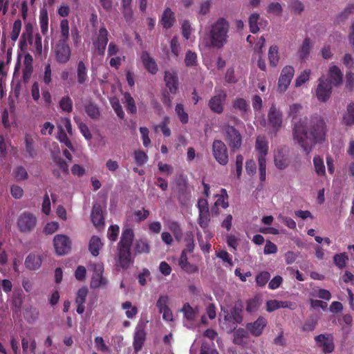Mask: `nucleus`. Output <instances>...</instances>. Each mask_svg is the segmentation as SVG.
<instances>
[{
	"mask_svg": "<svg viewBox=\"0 0 354 354\" xmlns=\"http://www.w3.org/2000/svg\"><path fill=\"white\" fill-rule=\"evenodd\" d=\"M292 137L305 152L309 153L313 145L325 140L326 123L319 117L300 118L293 123Z\"/></svg>",
	"mask_w": 354,
	"mask_h": 354,
	"instance_id": "nucleus-1",
	"label": "nucleus"
},
{
	"mask_svg": "<svg viewBox=\"0 0 354 354\" xmlns=\"http://www.w3.org/2000/svg\"><path fill=\"white\" fill-rule=\"evenodd\" d=\"M134 239L132 229L127 228L122 232L120 240L118 243V261L122 269H127L133 262L131 259V248Z\"/></svg>",
	"mask_w": 354,
	"mask_h": 354,
	"instance_id": "nucleus-2",
	"label": "nucleus"
},
{
	"mask_svg": "<svg viewBox=\"0 0 354 354\" xmlns=\"http://www.w3.org/2000/svg\"><path fill=\"white\" fill-rule=\"evenodd\" d=\"M229 22L223 17L218 18L211 26L209 40L212 47L221 48L227 42Z\"/></svg>",
	"mask_w": 354,
	"mask_h": 354,
	"instance_id": "nucleus-3",
	"label": "nucleus"
},
{
	"mask_svg": "<svg viewBox=\"0 0 354 354\" xmlns=\"http://www.w3.org/2000/svg\"><path fill=\"white\" fill-rule=\"evenodd\" d=\"M37 223V218L33 213L24 212L18 216L17 225L19 232L30 233L35 228Z\"/></svg>",
	"mask_w": 354,
	"mask_h": 354,
	"instance_id": "nucleus-4",
	"label": "nucleus"
},
{
	"mask_svg": "<svg viewBox=\"0 0 354 354\" xmlns=\"http://www.w3.org/2000/svg\"><path fill=\"white\" fill-rule=\"evenodd\" d=\"M109 41V32L105 26L101 27L95 38L93 39V53L104 56Z\"/></svg>",
	"mask_w": 354,
	"mask_h": 354,
	"instance_id": "nucleus-5",
	"label": "nucleus"
},
{
	"mask_svg": "<svg viewBox=\"0 0 354 354\" xmlns=\"http://www.w3.org/2000/svg\"><path fill=\"white\" fill-rule=\"evenodd\" d=\"M225 132V140L230 149L235 151L241 148L242 145V136L239 131L233 126L226 124L224 126Z\"/></svg>",
	"mask_w": 354,
	"mask_h": 354,
	"instance_id": "nucleus-6",
	"label": "nucleus"
},
{
	"mask_svg": "<svg viewBox=\"0 0 354 354\" xmlns=\"http://www.w3.org/2000/svg\"><path fill=\"white\" fill-rule=\"evenodd\" d=\"M56 61L59 64L67 63L71 57V50L68 41L57 40L53 47Z\"/></svg>",
	"mask_w": 354,
	"mask_h": 354,
	"instance_id": "nucleus-7",
	"label": "nucleus"
},
{
	"mask_svg": "<svg viewBox=\"0 0 354 354\" xmlns=\"http://www.w3.org/2000/svg\"><path fill=\"white\" fill-rule=\"evenodd\" d=\"M212 154L215 160L221 165H226L229 161L228 151L225 144L220 140L212 143Z\"/></svg>",
	"mask_w": 354,
	"mask_h": 354,
	"instance_id": "nucleus-8",
	"label": "nucleus"
},
{
	"mask_svg": "<svg viewBox=\"0 0 354 354\" xmlns=\"http://www.w3.org/2000/svg\"><path fill=\"white\" fill-rule=\"evenodd\" d=\"M53 245L57 255L62 256L68 253L71 249V241L64 234H57L53 239Z\"/></svg>",
	"mask_w": 354,
	"mask_h": 354,
	"instance_id": "nucleus-9",
	"label": "nucleus"
},
{
	"mask_svg": "<svg viewBox=\"0 0 354 354\" xmlns=\"http://www.w3.org/2000/svg\"><path fill=\"white\" fill-rule=\"evenodd\" d=\"M295 74V69L292 66H286L281 70L279 81L277 90L280 93L285 92L288 88Z\"/></svg>",
	"mask_w": 354,
	"mask_h": 354,
	"instance_id": "nucleus-10",
	"label": "nucleus"
},
{
	"mask_svg": "<svg viewBox=\"0 0 354 354\" xmlns=\"http://www.w3.org/2000/svg\"><path fill=\"white\" fill-rule=\"evenodd\" d=\"M333 86L327 79L321 77L318 80V85L316 89V96L317 99L323 102H326L332 93Z\"/></svg>",
	"mask_w": 354,
	"mask_h": 354,
	"instance_id": "nucleus-11",
	"label": "nucleus"
},
{
	"mask_svg": "<svg viewBox=\"0 0 354 354\" xmlns=\"http://www.w3.org/2000/svg\"><path fill=\"white\" fill-rule=\"evenodd\" d=\"M315 340L324 353H330L335 349L334 338L332 334L324 333L315 337Z\"/></svg>",
	"mask_w": 354,
	"mask_h": 354,
	"instance_id": "nucleus-12",
	"label": "nucleus"
},
{
	"mask_svg": "<svg viewBox=\"0 0 354 354\" xmlns=\"http://www.w3.org/2000/svg\"><path fill=\"white\" fill-rule=\"evenodd\" d=\"M243 308V306L242 302H236L230 311H224V319L228 322L241 324L243 319L242 315Z\"/></svg>",
	"mask_w": 354,
	"mask_h": 354,
	"instance_id": "nucleus-13",
	"label": "nucleus"
},
{
	"mask_svg": "<svg viewBox=\"0 0 354 354\" xmlns=\"http://www.w3.org/2000/svg\"><path fill=\"white\" fill-rule=\"evenodd\" d=\"M104 268L102 264L93 265V273L91 280V288L95 289L100 286L104 287L107 284V280L103 277Z\"/></svg>",
	"mask_w": 354,
	"mask_h": 354,
	"instance_id": "nucleus-14",
	"label": "nucleus"
},
{
	"mask_svg": "<svg viewBox=\"0 0 354 354\" xmlns=\"http://www.w3.org/2000/svg\"><path fill=\"white\" fill-rule=\"evenodd\" d=\"M268 324L267 319L262 316H259L254 322H250L246 324V329L250 334L254 337H259Z\"/></svg>",
	"mask_w": 354,
	"mask_h": 354,
	"instance_id": "nucleus-15",
	"label": "nucleus"
},
{
	"mask_svg": "<svg viewBox=\"0 0 354 354\" xmlns=\"http://www.w3.org/2000/svg\"><path fill=\"white\" fill-rule=\"evenodd\" d=\"M268 122L276 131H278L282 125V112L272 104L269 109Z\"/></svg>",
	"mask_w": 354,
	"mask_h": 354,
	"instance_id": "nucleus-16",
	"label": "nucleus"
},
{
	"mask_svg": "<svg viewBox=\"0 0 354 354\" xmlns=\"http://www.w3.org/2000/svg\"><path fill=\"white\" fill-rule=\"evenodd\" d=\"M227 95L223 91L211 97L208 102L210 110L216 113H221L223 111V102L225 101Z\"/></svg>",
	"mask_w": 354,
	"mask_h": 354,
	"instance_id": "nucleus-17",
	"label": "nucleus"
},
{
	"mask_svg": "<svg viewBox=\"0 0 354 354\" xmlns=\"http://www.w3.org/2000/svg\"><path fill=\"white\" fill-rule=\"evenodd\" d=\"M33 26L31 23H28L25 25L24 30L19 39V48L21 51L27 50L28 45L32 44Z\"/></svg>",
	"mask_w": 354,
	"mask_h": 354,
	"instance_id": "nucleus-18",
	"label": "nucleus"
},
{
	"mask_svg": "<svg viewBox=\"0 0 354 354\" xmlns=\"http://www.w3.org/2000/svg\"><path fill=\"white\" fill-rule=\"evenodd\" d=\"M146 332L145 330V326L142 324L137 325L134 337H133V348L134 350L138 352L141 350L142 346L146 340Z\"/></svg>",
	"mask_w": 354,
	"mask_h": 354,
	"instance_id": "nucleus-19",
	"label": "nucleus"
},
{
	"mask_svg": "<svg viewBox=\"0 0 354 354\" xmlns=\"http://www.w3.org/2000/svg\"><path fill=\"white\" fill-rule=\"evenodd\" d=\"M164 80L166 86L171 93H176L178 88V77L176 71H165Z\"/></svg>",
	"mask_w": 354,
	"mask_h": 354,
	"instance_id": "nucleus-20",
	"label": "nucleus"
},
{
	"mask_svg": "<svg viewBox=\"0 0 354 354\" xmlns=\"http://www.w3.org/2000/svg\"><path fill=\"white\" fill-rule=\"evenodd\" d=\"M141 60L145 68L151 74L155 75L158 71V65L153 57L147 51H143L141 54Z\"/></svg>",
	"mask_w": 354,
	"mask_h": 354,
	"instance_id": "nucleus-21",
	"label": "nucleus"
},
{
	"mask_svg": "<svg viewBox=\"0 0 354 354\" xmlns=\"http://www.w3.org/2000/svg\"><path fill=\"white\" fill-rule=\"evenodd\" d=\"M255 149L259 153L258 158H266L268 153V142L264 136L257 137Z\"/></svg>",
	"mask_w": 354,
	"mask_h": 354,
	"instance_id": "nucleus-22",
	"label": "nucleus"
},
{
	"mask_svg": "<svg viewBox=\"0 0 354 354\" xmlns=\"http://www.w3.org/2000/svg\"><path fill=\"white\" fill-rule=\"evenodd\" d=\"M42 259L41 257L35 253H30L25 259V266L30 270H38L41 265Z\"/></svg>",
	"mask_w": 354,
	"mask_h": 354,
	"instance_id": "nucleus-23",
	"label": "nucleus"
},
{
	"mask_svg": "<svg viewBox=\"0 0 354 354\" xmlns=\"http://www.w3.org/2000/svg\"><path fill=\"white\" fill-rule=\"evenodd\" d=\"M342 77L343 74L338 66H333L329 68L328 79L327 80L331 83V85L337 86L342 84Z\"/></svg>",
	"mask_w": 354,
	"mask_h": 354,
	"instance_id": "nucleus-24",
	"label": "nucleus"
},
{
	"mask_svg": "<svg viewBox=\"0 0 354 354\" xmlns=\"http://www.w3.org/2000/svg\"><path fill=\"white\" fill-rule=\"evenodd\" d=\"M176 21L174 13L171 11V8H167L163 11L160 23L165 29L171 28Z\"/></svg>",
	"mask_w": 354,
	"mask_h": 354,
	"instance_id": "nucleus-25",
	"label": "nucleus"
},
{
	"mask_svg": "<svg viewBox=\"0 0 354 354\" xmlns=\"http://www.w3.org/2000/svg\"><path fill=\"white\" fill-rule=\"evenodd\" d=\"M34 144L35 141L32 136L30 133H26L24 136V150L26 156L30 158H34L37 156Z\"/></svg>",
	"mask_w": 354,
	"mask_h": 354,
	"instance_id": "nucleus-26",
	"label": "nucleus"
},
{
	"mask_svg": "<svg viewBox=\"0 0 354 354\" xmlns=\"http://www.w3.org/2000/svg\"><path fill=\"white\" fill-rule=\"evenodd\" d=\"M91 217V221L95 226L100 227L104 225V218L102 214V209L100 205L93 206Z\"/></svg>",
	"mask_w": 354,
	"mask_h": 354,
	"instance_id": "nucleus-27",
	"label": "nucleus"
},
{
	"mask_svg": "<svg viewBox=\"0 0 354 354\" xmlns=\"http://www.w3.org/2000/svg\"><path fill=\"white\" fill-rule=\"evenodd\" d=\"M180 267L187 273H195L198 271V267L188 261L186 252L183 250L179 259Z\"/></svg>",
	"mask_w": 354,
	"mask_h": 354,
	"instance_id": "nucleus-28",
	"label": "nucleus"
},
{
	"mask_svg": "<svg viewBox=\"0 0 354 354\" xmlns=\"http://www.w3.org/2000/svg\"><path fill=\"white\" fill-rule=\"evenodd\" d=\"M312 48L311 41L309 37H306L302 44L298 49L297 55L301 60H306L309 57Z\"/></svg>",
	"mask_w": 354,
	"mask_h": 354,
	"instance_id": "nucleus-29",
	"label": "nucleus"
},
{
	"mask_svg": "<svg viewBox=\"0 0 354 354\" xmlns=\"http://www.w3.org/2000/svg\"><path fill=\"white\" fill-rule=\"evenodd\" d=\"M274 165L279 169H286L289 164L288 156L283 154L282 151H277L274 154Z\"/></svg>",
	"mask_w": 354,
	"mask_h": 354,
	"instance_id": "nucleus-30",
	"label": "nucleus"
},
{
	"mask_svg": "<svg viewBox=\"0 0 354 354\" xmlns=\"http://www.w3.org/2000/svg\"><path fill=\"white\" fill-rule=\"evenodd\" d=\"M101 239L97 236H93L89 241L88 250L94 257L99 255L100 250L102 247Z\"/></svg>",
	"mask_w": 354,
	"mask_h": 354,
	"instance_id": "nucleus-31",
	"label": "nucleus"
},
{
	"mask_svg": "<svg viewBox=\"0 0 354 354\" xmlns=\"http://www.w3.org/2000/svg\"><path fill=\"white\" fill-rule=\"evenodd\" d=\"M342 122L346 126L354 124V102H351L347 105L346 111L343 115Z\"/></svg>",
	"mask_w": 354,
	"mask_h": 354,
	"instance_id": "nucleus-32",
	"label": "nucleus"
},
{
	"mask_svg": "<svg viewBox=\"0 0 354 354\" xmlns=\"http://www.w3.org/2000/svg\"><path fill=\"white\" fill-rule=\"evenodd\" d=\"M77 79L80 84H83L88 80L87 68L83 61H80L77 66Z\"/></svg>",
	"mask_w": 354,
	"mask_h": 354,
	"instance_id": "nucleus-33",
	"label": "nucleus"
},
{
	"mask_svg": "<svg viewBox=\"0 0 354 354\" xmlns=\"http://www.w3.org/2000/svg\"><path fill=\"white\" fill-rule=\"evenodd\" d=\"M180 312L183 313L184 318L186 320L192 322L195 319L198 310L192 308L189 303H185Z\"/></svg>",
	"mask_w": 354,
	"mask_h": 354,
	"instance_id": "nucleus-34",
	"label": "nucleus"
},
{
	"mask_svg": "<svg viewBox=\"0 0 354 354\" xmlns=\"http://www.w3.org/2000/svg\"><path fill=\"white\" fill-rule=\"evenodd\" d=\"M233 107L235 109L239 110L241 112V116L244 118L245 115L247 114V112L250 109V105L247 102V101L243 98H236L233 102Z\"/></svg>",
	"mask_w": 354,
	"mask_h": 354,
	"instance_id": "nucleus-35",
	"label": "nucleus"
},
{
	"mask_svg": "<svg viewBox=\"0 0 354 354\" xmlns=\"http://www.w3.org/2000/svg\"><path fill=\"white\" fill-rule=\"evenodd\" d=\"M85 111L88 116L93 120H98L100 117V111L97 104L90 102L85 105Z\"/></svg>",
	"mask_w": 354,
	"mask_h": 354,
	"instance_id": "nucleus-36",
	"label": "nucleus"
},
{
	"mask_svg": "<svg viewBox=\"0 0 354 354\" xmlns=\"http://www.w3.org/2000/svg\"><path fill=\"white\" fill-rule=\"evenodd\" d=\"M313 166L315 173L319 176H324L326 175V168L322 157L315 156L313 158Z\"/></svg>",
	"mask_w": 354,
	"mask_h": 354,
	"instance_id": "nucleus-37",
	"label": "nucleus"
},
{
	"mask_svg": "<svg viewBox=\"0 0 354 354\" xmlns=\"http://www.w3.org/2000/svg\"><path fill=\"white\" fill-rule=\"evenodd\" d=\"M39 26L41 33L45 35L48 30V15L46 9H41L39 13Z\"/></svg>",
	"mask_w": 354,
	"mask_h": 354,
	"instance_id": "nucleus-38",
	"label": "nucleus"
},
{
	"mask_svg": "<svg viewBox=\"0 0 354 354\" xmlns=\"http://www.w3.org/2000/svg\"><path fill=\"white\" fill-rule=\"evenodd\" d=\"M268 59L270 66L275 67L278 64L279 55L277 46L272 45L270 47L268 50Z\"/></svg>",
	"mask_w": 354,
	"mask_h": 354,
	"instance_id": "nucleus-39",
	"label": "nucleus"
},
{
	"mask_svg": "<svg viewBox=\"0 0 354 354\" xmlns=\"http://www.w3.org/2000/svg\"><path fill=\"white\" fill-rule=\"evenodd\" d=\"M348 261V257L346 252L336 254L333 257L334 264L341 270L346 267Z\"/></svg>",
	"mask_w": 354,
	"mask_h": 354,
	"instance_id": "nucleus-40",
	"label": "nucleus"
},
{
	"mask_svg": "<svg viewBox=\"0 0 354 354\" xmlns=\"http://www.w3.org/2000/svg\"><path fill=\"white\" fill-rule=\"evenodd\" d=\"M69 22L64 19L60 21V37L58 40L68 41L69 38Z\"/></svg>",
	"mask_w": 354,
	"mask_h": 354,
	"instance_id": "nucleus-41",
	"label": "nucleus"
},
{
	"mask_svg": "<svg viewBox=\"0 0 354 354\" xmlns=\"http://www.w3.org/2000/svg\"><path fill=\"white\" fill-rule=\"evenodd\" d=\"M134 251L136 254H147L150 251V246L147 241L137 240L135 243Z\"/></svg>",
	"mask_w": 354,
	"mask_h": 354,
	"instance_id": "nucleus-42",
	"label": "nucleus"
},
{
	"mask_svg": "<svg viewBox=\"0 0 354 354\" xmlns=\"http://www.w3.org/2000/svg\"><path fill=\"white\" fill-rule=\"evenodd\" d=\"M168 227L173 233L176 240L180 241L183 237V230L178 223L176 221H171L169 223Z\"/></svg>",
	"mask_w": 354,
	"mask_h": 354,
	"instance_id": "nucleus-43",
	"label": "nucleus"
},
{
	"mask_svg": "<svg viewBox=\"0 0 354 354\" xmlns=\"http://www.w3.org/2000/svg\"><path fill=\"white\" fill-rule=\"evenodd\" d=\"M175 112L183 124H185L188 122L189 116L187 113L185 111L183 104L179 103L176 104L175 107Z\"/></svg>",
	"mask_w": 354,
	"mask_h": 354,
	"instance_id": "nucleus-44",
	"label": "nucleus"
},
{
	"mask_svg": "<svg viewBox=\"0 0 354 354\" xmlns=\"http://www.w3.org/2000/svg\"><path fill=\"white\" fill-rule=\"evenodd\" d=\"M124 98L125 100L126 109L127 112L133 114L136 113L137 108L136 106L134 99L132 97L131 94L128 92H126L124 94Z\"/></svg>",
	"mask_w": 354,
	"mask_h": 354,
	"instance_id": "nucleus-45",
	"label": "nucleus"
},
{
	"mask_svg": "<svg viewBox=\"0 0 354 354\" xmlns=\"http://www.w3.org/2000/svg\"><path fill=\"white\" fill-rule=\"evenodd\" d=\"M260 19V15L258 13H252L248 19L250 30L252 33L255 34L259 32V27L258 21Z\"/></svg>",
	"mask_w": 354,
	"mask_h": 354,
	"instance_id": "nucleus-46",
	"label": "nucleus"
},
{
	"mask_svg": "<svg viewBox=\"0 0 354 354\" xmlns=\"http://www.w3.org/2000/svg\"><path fill=\"white\" fill-rule=\"evenodd\" d=\"M122 308L126 310L125 314L127 318L133 319L138 314V308L132 306L131 301H127L122 304Z\"/></svg>",
	"mask_w": 354,
	"mask_h": 354,
	"instance_id": "nucleus-47",
	"label": "nucleus"
},
{
	"mask_svg": "<svg viewBox=\"0 0 354 354\" xmlns=\"http://www.w3.org/2000/svg\"><path fill=\"white\" fill-rule=\"evenodd\" d=\"M260 306V300L258 297H254L246 301V311L252 313L258 310Z\"/></svg>",
	"mask_w": 354,
	"mask_h": 354,
	"instance_id": "nucleus-48",
	"label": "nucleus"
},
{
	"mask_svg": "<svg viewBox=\"0 0 354 354\" xmlns=\"http://www.w3.org/2000/svg\"><path fill=\"white\" fill-rule=\"evenodd\" d=\"M60 109L67 113H71L73 110V101L68 95L62 97L59 101Z\"/></svg>",
	"mask_w": 354,
	"mask_h": 354,
	"instance_id": "nucleus-49",
	"label": "nucleus"
},
{
	"mask_svg": "<svg viewBox=\"0 0 354 354\" xmlns=\"http://www.w3.org/2000/svg\"><path fill=\"white\" fill-rule=\"evenodd\" d=\"M210 221L209 211L199 212L198 218V223L202 229H205L208 227Z\"/></svg>",
	"mask_w": 354,
	"mask_h": 354,
	"instance_id": "nucleus-50",
	"label": "nucleus"
},
{
	"mask_svg": "<svg viewBox=\"0 0 354 354\" xmlns=\"http://www.w3.org/2000/svg\"><path fill=\"white\" fill-rule=\"evenodd\" d=\"M58 129L59 131L57 138L59 140L60 142L64 143L68 149L73 150V145L62 127H58Z\"/></svg>",
	"mask_w": 354,
	"mask_h": 354,
	"instance_id": "nucleus-51",
	"label": "nucleus"
},
{
	"mask_svg": "<svg viewBox=\"0 0 354 354\" xmlns=\"http://www.w3.org/2000/svg\"><path fill=\"white\" fill-rule=\"evenodd\" d=\"M13 176L17 180H25L28 178V174L23 166H17L13 170Z\"/></svg>",
	"mask_w": 354,
	"mask_h": 354,
	"instance_id": "nucleus-52",
	"label": "nucleus"
},
{
	"mask_svg": "<svg viewBox=\"0 0 354 354\" xmlns=\"http://www.w3.org/2000/svg\"><path fill=\"white\" fill-rule=\"evenodd\" d=\"M33 46V52L35 55L41 56L42 54V41L41 36L37 33L35 36V40L32 41V44H31Z\"/></svg>",
	"mask_w": 354,
	"mask_h": 354,
	"instance_id": "nucleus-53",
	"label": "nucleus"
},
{
	"mask_svg": "<svg viewBox=\"0 0 354 354\" xmlns=\"http://www.w3.org/2000/svg\"><path fill=\"white\" fill-rule=\"evenodd\" d=\"M270 278V274L267 271L261 272L256 277L255 281L257 285L259 287H263L268 282Z\"/></svg>",
	"mask_w": 354,
	"mask_h": 354,
	"instance_id": "nucleus-54",
	"label": "nucleus"
},
{
	"mask_svg": "<svg viewBox=\"0 0 354 354\" xmlns=\"http://www.w3.org/2000/svg\"><path fill=\"white\" fill-rule=\"evenodd\" d=\"M22 23L20 19H17L14 21L12 29L10 32V38L13 41H16L19 37L21 32Z\"/></svg>",
	"mask_w": 354,
	"mask_h": 354,
	"instance_id": "nucleus-55",
	"label": "nucleus"
},
{
	"mask_svg": "<svg viewBox=\"0 0 354 354\" xmlns=\"http://www.w3.org/2000/svg\"><path fill=\"white\" fill-rule=\"evenodd\" d=\"M354 13V4L348 5L337 16L339 21H344L347 19L349 16Z\"/></svg>",
	"mask_w": 354,
	"mask_h": 354,
	"instance_id": "nucleus-56",
	"label": "nucleus"
},
{
	"mask_svg": "<svg viewBox=\"0 0 354 354\" xmlns=\"http://www.w3.org/2000/svg\"><path fill=\"white\" fill-rule=\"evenodd\" d=\"M170 122V119L168 116H165L160 124L157 126V129L159 128L164 136L169 137L171 135V130L168 127Z\"/></svg>",
	"mask_w": 354,
	"mask_h": 354,
	"instance_id": "nucleus-57",
	"label": "nucleus"
},
{
	"mask_svg": "<svg viewBox=\"0 0 354 354\" xmlns=\"http://www.w3.org/2000/svg\"><path fill=\"white\" fill-rule=\"evenodd\" d=\"M185 64L187 66H194L197 64V55L192 50H187L185 54Z\"/></svg>",
	"mask_w": 354,
	"mask_h": 354,
	"instance_id": "nucleus-58",
	"label": "nucleus"
},
{
	"mask_svg": "<svg viewBox=\"0 0 354 354\" xmlns=\"http://www.w3.org/2000/svg\"><path fill=\"white\" fill-rule=\"evenodd\" d=\"M310 74V69L304 70L295 80V86L299 87L308 81Z\"/></svg>",
	"mask_w": 354,
	"mask_h": 354,
	"instance_id": "nucleus-59",
	"label": "nucleus"
},
{
	"mask_svg": "<svg viewBox=\"0 0 354 354\" xmlns=\"http://www.w3.org/2000/svg\"><path fill=\"white\" fill-rule=\"evenodd\" d=\"M134 160L138 165L142 166L148 160V156L143 151L138 150L134 152Z\"/></svg>",
	"mask_w": 354,
	"mask_h": 354,
	"instance_id": "nucleus-60",
	"label": "nucleus"
},
{
	"mask_svg": "<svg viewBox=\"0 0 354 354\" xmlns=\"http://www.w3.org/2000/svg\"><path fill=\"white\" fill-rule=\"evenodd\" d=\"M247 329H244L243 328H238L235 332L234 335V342L236 344H240L243 342V338H246L248 337V332Z\"/></svg>",
	"mask_w": 354,
	"mask_h": 354,
	"instance_id": "nucleus-61",
	"label": "nucleus"
},
{
	"mask_svg": "<svg viewBox=\"0 0 354 354\" xmlns=\"http://www.w3.org/2000/svg\"><path fill=\"white\" fill-rule=\"evenodd\" d=\"M302 109V106L301 104L295 103L290 106L288 115L292 118V120H295L299 116L301 111Z\"/></svg>",
	"mask_w": 354,
	"mask_h": 354,
	"instance_id": "nucleus-62",
	"label": "nucleus"
},
{
	"mask_svg": "<svg viewBox=\"0 0 354 354\" xmlns=\"http://www.w3.org/2000/svg\"><path fill=\"white\" fill-rule=\"evenodd\" d=\"M267 11L269 13L275 15L277 16H280L282 13L283 8L279 3L272 2L268 5Z\"/></svg>",
	"mask_w": 354,
	"mask_h": 354,
	"instance_id": "nucleus-63",
	"label": "nucleus"
},
{
	"mask_svg": "<svg viewBox=\"0 0 354 354\" xmlns=\"http://www.w3.org/2000/svg\"><path fill=\"white\" fill-rule=\"evenodd\" d=\"M170 48L172 54L175 55V57H178L180 53V46L178 42V39L176 36L173 37L170 41Z\"/></svg>",
	"mask_w": 354,
	"mask_h": 354,
	"instance_id": "nucleus-64",
	"label": "nucleus"
}]
</instances>
